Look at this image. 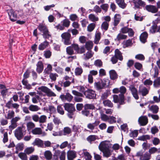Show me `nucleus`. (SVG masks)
I'll use <instances>...</instances> for the list:
<instances>
[{
  "mask_svg": "<svg viewBox=\"0 0 160 160\" xmlns=\"http://www.w3.org/2000/svg\"><path fill=\"white\" fill-rule=\"evenodd\" d=\"M109 147L108 143L105 141L101 142L99 146V149L102 152L103 156L107 158L110 157L111 154Z\"/></svg>",
  "mask_w": 160,
  "mask_h": 160,
  "instance_id": "f257e3e1",
  "label": "nucleus"
},
{
  "mask_svg": "<svg viewBox=\"0 0 160 160\" xmlns=\"http://www.w3.org/2000/svg\"><path fill=\"white\" fill-rule=\"evenodd\" d=\"M38 28L41 32L43 33L42 35L45 38H49L51 37V35L48 29L44 24H40L38 27Z\"/></svg>",
  "mask_w": 160,
  "mask_h": 160,
  "instance_id": "f03ea898",
  "label": "nucleus"
},
{
  "mask_svg": "<svg viewBox=\"0 0 160 160\" xmlns=\"http://www.w3.org/2000/svg\"><path fill=\"white\" fill-rule=\"evenodd\" d=\"M25 134V129L22 127H18L14 131L15 136L18 140H21Z\"/></svg>",
  "mask_w": 160,
  "mask_h": 160,
  "instance_id": "7ed1b4c3",
  "label": "nucleus"
},
{
  "mask_svg": "<svg viewBox=\"0 0 160 160\" xmlns=\"http://www.w3.org/2000/svg\"><path fill=\"white\" fill-rule=\"evenodd\" d=\"M61 37L62 41L65 45H68L71 43L70 40L71 36L70 33L68 32L63 33L61 34Z\"/></svg>",
  "mask_w": 160,
  "mask_h": 160,
  "instance_id": "20e7f679",
  "label": "nucleus"
},
{
  "mask_svg": "<svg viewBox=\"0 0 160 160\" xmlns=\"http://www.w3.org/2000/svg\"><path fill=\"white\" fill-rule=\"evenodd\" d=\"M20 117L19 116L12 118L11 121V124L9 127V129L12 130L16 128L18 126L17 122L20 120Z\"/></svg>",
  "mask_w": 160,
  "mask_h": 160,
  "instance_id": "39448f33",
  "label": "nucleus"
},
{
  "mask_svg": "<svg viewBox=\"0 0 160 160\" xmlns=\"http://www.w3.org/2000/svg\"><path fill=\"white\" fill-rule=\"evenodd\" d=\"M38 89L41 91L46 93L49 97L55 96L56 94L50 89L45 86H41L38 88Z\"/></svg>",
  "mask_w": 160,
  "mask_h": 160,
  "instance_id": "423d86ee",
  "label": "nucleus"
},
{
  "mask_svg": "<svg viewBox=\"0 0 160 160\" xmlns=\"http://www.w3.org/2000/svg\"><path fill=\"white\" fill-rule=\"evenodd\" d=\"M86 97L89 99H93L96 97L95 92L91 89H88L84 92Z\"/></svg>",
  "mask_w": 160,
  "mask_h": 160,
  "instance_id": "0eeeda50",
  "label": "nucleus"
},
{
  "mask_svg": "<svg viewBox=\"0 0 160 160\" xmlns=\"http://www.w3.org/2000/svg\"><path fill=\"white\" fill-rule=\"evenodd\" d=\"M113 101L115 103L119 102L120 104H123L124 103V96L123 95L121 94L118 96L116 95L113 96Z\"/></svg>",
  "mask_w": 160,
  "mask_h": 160,
  "instance_id": "6e6552de",
  "label": "nucleus"
},
{
  "mask_svg": "<svg viewBox=\"0 0 160 160\" xmlns=\"http://www.w3.org/2000/svg\"><path fill=\"white\" fill-rule=\"evenodd\" d=\"M18 12V11H15L12 9L8 11V13L11 21L15 22L16 21Z\"/></svg>",
  "mask_w": 160,
  "mask_h": 160,
  "instance_id": "1a4fd4ad",
  "label": "nucleus"
},
{
  "mask_svg": "<svg viewBox=\"0 0 160 160\" xmlns=\"http://www.w3.org/2000/svg\"><path fill=\"white\" fill-rule=\"evenodd\" d=\"M71 45L73 49L78 53H82L85 52V49L83 47L80 48L78 45L76 44H72Z\"/></svg>",
  "mask_w": 160,
  "mask_h": 160,
  "instance_id": "9d476101",
  "label": "nucleus"
},
{
  "mask_svg": "<svg viewBox=\"0 0 160 160\" xmlns=\"http://www.w3.org/2000/svg\"><path fill=\"white\" fill-rule=\"evenodd\" d=\"M82 130V127L77 124H74L72 126V131L75 132V135H78V134L81 132Z\"/></svg>",
  "mask_w": 160,
  "mask_h": 160,
  "instance_id": "9b49d317",
  "label": "nucleus"
},
{
  "mask_svg": "<svg viewBox=\"0 0 160 160\" xmlns=\"http://www.w3.org/2000/svg\"><path fill=\"white\" fill-rule=\"evenodd\" d=\"M60 98L63 101H67L70 102L72 100L73 97L69 93H67L65 95H62L60 96Z\"/></svg>",
  "mask_w": 160,
  "mask_h": 160,
  "instance_id": "f8f14e48",
  "label": "nucleus"
},
{
  "mask_svg": "<svg viewBox=\"0 0 160 160\" xmlns=\"http://www.w3.org/2000/svg\"><path fill=\"white\" fill-rule=\"evenodd\" d=\"M64 108L65 110L68 112L71 111H75V108L73 105L71 103H65L64 104Z\"/></svg>",
  "mask_w": 160,
  "mask_h": 160,
  "instance_id": "ddd939ff",
  "label": "nucleus"
},
{
  "mask_svg": "<svg viewBox=\"0 0 160 160\" xmlns=\"http://www.w3.org/2000/svg\"><path fill=\"white\" fill-rule=\"evenodd\" d=\"M138 122L140 125L145 126L148 123V118L145 116L141 117L139 118Z\"/></svg>",
  "mask_w": 160,
  "mask_h": 160,
  "instance_id": "4468645a",
  "label": "nucleus"
},
{
  "mask_svg": "<svg viewBox=\"0 0 160 160\" xmlns=\"http://www.w3.org/2000/svg\"><path fill=\"white\" fill-rule=\"evenodd\" d=\"M105 78L102 80L101 82H95L94 83V86L98 90L102 89L105 86Z\"/></svg>",
  "mask_w": 160,
  "mask_h": 160,
  "instance_id": "2eb2a0df",
  "label": "nucleus"
},
{
  "mask_svg": "<svg viewBox=\"0 0 160 160\" xmlns=\"http://www.w3.org/2000/svg\"><path fill=\"white\" fill-rule=\"evenodd\" d=\"M55 155L58 158L59 157L60 160H65L66 153L64 151L60 152L59 150H56L55 151Z\"/></svg>",
  "mask_w": 160,
  "mask_h": 160,
  "instance_id": "dca6fc26",
  "label": "nucleus"
},
{
  "mask_svg": "<svg viewBox=\"0 0 160 160\" xmlns=\"http://www.w3.org/2000/svg\"><path fill=\"white\" fill-rule=\"evenodd\" d=\"M145 9L148 11L152 13H155L158 11V8L155 6L153 5H147L145 7Z\"/></svg>",
  "mask_w": 160,
  "mask_h": 160,
  "instance_id": "f3484780",
  "label": "nucleus"
},
{
  "mask_svg": "<svg viewBox=\"0 0 160 160\" xmlns=\"http://www.w3.org/2000/svg\"><path fill=\"white\" fill-rule=\"evenodd\" d=\"M129 89L134 98L136 100L138 99L139 98V97L137 91L135 87L133 85H130L129 86Z\"/></svg>",
  "mask_w": 160,
  "mask_h": 160,
  "instance_id": "a211bd4d",
  "label": "nucleus"
},
{
  "mask_svg": "<svg viewBox=\"0 0 160 160\" xmlns=\"http://www.w3.org/2000/svg\"><path fill=\"white\" fill-rule=\"evenodd\" d=\"M32 144L34 146H37L39 147H44L43 145V141L41 140L38 138H36L35 140L32 143Z\"/></svg>",
  "mask_w": 160,
  "mask_h": 160,
  "instance_id": "6ab92c4d",
  "label": "nucleus"
},
{
  "mask_svg": "<svg viewBox=\"0 0 160 160\" xmlns=\"http://www.w3.org/2000/svg\"><path fill=\"white\" fill-rule=\"evenodd\" d=\"M26 126L28 131L31 132L34 128L35 125L33 122L30 121L27 123Z\"/></svg>",
  "mask_w": 160,
  "mask_h": 160,
  "instance_id": "aec40b11",
  "label": "nucleus"
},
{
  "mask_svg": "<svg viewBox=\"0 0 160 160\" xmlns=\"http://www.w3.org/2000/svg\"><path fill=\"white\" fill-rule=\"evenodd\" d=\"M76 157V154L75 152L70 151L67 153V158L68 160H73Z\"/></svg>",
  "mask_w": 160,
  "mask_h": 160,
  "instance_id": "412c9836",
  "label": "nucleus"
},
{
  "mask_svg": "<svg viewBox=\"0 0 160 160\" xmlns=\"http://www.w3.org/2000/svg\"><path fill=\"white\" fill-rule=\"evenodd\" d=\"M110 77L111 79L114 80L116 79L118 77V75L116 72L114 70H112L109 71Z\"/></svg>",
  "mask_w": 160,
  "mask_h": 160,
  "instance_id": "4be33fe9",
  "label": "nucleus"
},
{
  "mask_svg": "<svg viewBox=\"0 0 160 160\" xmlns=\"http://www.w3.org/2000/svg\"><path fill=\"white\" fill-rule=\"evenodd\" d=\"M37 72L39 73L42 72L43 69V66L41 62H39L37 64Z\"/></svg>",
  "mask_w": 160,
  "mask_h": 160,
  "instance_id": "5701e85b",
  "label": "nucleus"
},
{
  "mask_svg": "<svg viewBox=\"0 0 160 160\" xmlns=\"http://www.w3.org/2000/svg\"><path fill=\"white\" fill-rule=\"evenodd\" d=\"M148 36V33L146 32H144L142 33L140 36V39L141 42L143 43H145Z\"/></svg>",
  "mask_w": 160,
  "mask_h": 160,
  "instance_id": "b1692460",
  "label": "nucleus"
},
{
  "mask_svg": "<svg viewBox=\"0 0 160 160\" xmlns=\"http://www.w3.org/2000/svg\"><path fill=\"white\" fill-rule=\"evenodd\" d=\"M121 18V15L119 14H116L114 16V25L115 26L119 22Z\"/></svg>",
  "mask_w": 160,
  "mask_h": 160,
  "instance_id": "393cba45",
  "label": "nucleus"
},
{
  "mask_svg": "<svg viewBox=\"0 0 160 160\" xmlns=\"http://www.w3.org/2000/svg\"><path fill=\"white\" fill-rule=\"evenodd\" d=\"M159 109L158 107L156 105H152L149 107V110L154 114L158 112Z\"/></svg>",
  "mask_w": 160,
  "mask_h": 160,
  "instance_id": "a878e982",
  "label": "nucleus"
},
{
  "mask_svg": "<svg viewBox=\"0 0 160 160\" xmlns=\"http://www.w3.org/2000/svg\"><path fill=\"white\" fill-rule=\"evenodd\" d=\"M100 123V122L98 121H95L94 123H89L88 125V128L91 130L94 129L95 127L98 125Z\"/></svg>",
  "mask_w": 160,
  "mask_h": 160,
  "instance_id": "bb28decb",
  "label": "nucleus"
},
{
  "mask_svg": "<svg viewBox=\"0 0 160 160\" xmlns=\"http://www.w3.org/2000/svg\"><path fill=\"white\" fill-rule=\"evenodd\" d=\"M135 4V6L136 8H139L140 6H144L145 4L141 0H136L135 1L133 2Z\"/></svg>",
  "mask_w": 160,
  "mask_h": 160,
  "instance_id": "cd10ccee",
  "label": "nucleus"
},
{
  "mask_svg": "<svg viewBox=\"0 0 160 160\" xmlns=\"http://www.w3.org/2000/svg\"><path fill=\"white\" fill-rule=\"evenodd\" d=\"M49 44L48 42L47 41H45L41 43L38 46V49L40 50H42L47 48Z\"/></svg>",
  "mask_w": 160,
  "mask_h": 160,
  "instance_id": "c85d7f7f",
  "label": "nucleus"
},
{
  "mask_svg": "<svg viewBox=\"0 0 160 160\" xmlns=\"http://www.w3.org/2000/svg\"><path fill=\"white\" fill-rule=\"evenodd\" d=\"M132 39L124 41L122 43L123 48H125L132 46Z\"/></svg>",
  "mask_w": 160,
  "mask_h": 160,
  "instance_id": "c756f323",
  "label": "nucleus"
},
{
  "mask_svg": "<svg viewBox=\"0 0 160 160\" xmlns=\"http://www.w3.org/2000/svg\"><path fill=\"white\" fill-rule=\"evenodd\" d=\"M100 113L101 118L102 120L105 122L108 121V120L109 119V116L104 114L101 110H100Z\"/></svg>",
  "mask_w": 160,
  "mask_h": 160,
  "instance_id": "7c9ffc66",
  "label": "nucleus"
},
{
  "mask_svg": "<svg viewBox=\"0 0 160 160\" xmlns=\"http://www.w3.org/2000/svg\"><path fill=\"white\" fill-rule=\"evenodd\" d=\"M139 92L143 96H146L148 93V91L145 87H140L139 88Z\"/></svg>",
  "mask_w": 160,
  "mask_h": 160,
  "instance_id": "2f4dec72",
  "label": "nucleus"
},
{
  "mask_svg": "<svg viewBox=\"0 0 160 160\" xmlns=\"http://www.w3.org/2000/svg\"><path fill=\"white\" fill-rule=\"evenodd\" d=\"M150 158V155L148 152H146L141 156L140 159V160H149Z\"/></svg>",
  "mask_w": 160,
  "mask_h": 160,
  "instance_id": "473e14b6",
  "label": "nucleus"
},
{
  "mask_svg": "<svg viewBox=\"0 0 160 160\" xmlns=\"http://www.w3.org/2000/svg\"><path fill=\"white\" fill-rule=\"evenodd\" d=\"M31 132L33 134L40 135L42 134V130L40 128H36L32 130Z\"/></svg>",
  "mask_w": 160,
  "mask_h": 160,
  "instance_id": "72a5a7b5",
  "label": "nucleus"
},
{
  "mask_svg": "<svg viewBox=\"0 0 160 160\" xmlns=\"http://www.w3.org/2000/svg\"><path fill=\"white\" fill-rule=\"evenodd\" d=\"M93 54V52L89 50L86 54H84V55L85 56L84 59L86 60L89 59L92 56Z\"/></svg>",
  "mask_w": 160,
  "mask_h": 160,
  "instance_id": "f704fd0d",
  "label": "nucleus"
},
{
  "mask_svg": "<svg viewBox=\"0 0 160 160\" xmlns=\"http://www.w3.org/2000/svg\"><path fill=\"white\" fill-rule=\"evenodd\" d=\"M114 56L121 61L123 59L122 53L118 49H116L115 50V51Z\"/></svg>",
  "mask_w": 160,
  "mask_h": 160,
  "instance_id": "c9c22d12",
  "label": "nucleus"
},
{
  "mask_svg": "<svg viewBox=\"0 0 160 160\" xmlns=\"http://www.w3.org/2000/svg\"><path fill=\"white\" fill-rule=\"evenodd\" d=\"M116 1L120 7L122 8L126 7V4L124 2V0H116Z\"/></svg>",
  "mask_w": 160,
  "mask_h": 160,
  "instance_id": "e433bc0d",
  "label": "nucleus"
},
{
  "mask_svg": "<svg viewBox=\"0 0 160 160\" xmlns=\"http://www.w3.org/2000/svg\"><path fill=\"white\" fill-rule=\"evenodd\" d=\"M153 73V77L155 78L158 77L159 73V70L156 67H154L151 71V73Z\"/></svg>",
  "mask_w": 160,
  "mask_h": 160,
  "instance_id": "4c0bfd02",
  "label": "nucleus"
},
{
  "mask_svg": "<svg viewBox=\"0 0 160 160\" xmlns=\"http://www.w3.org/2000/svg\"><path fill=\"white\" fill-rule=\"evenodd\" d=\"M88 18L90 20L93 22H95L98 21L99 19L98 17L93 14H91L88 16Z\"/></svg>",
  "mask_w": 160,
  "mask_h": 160,
  "instance_id": "58836bf2",
  "label": "nucleus"
},
{
  "mask_svg": "<svg viewBox=\"0 0 160 160\" xmlns=\"http://www.w3.org/2000/svg\"><path fill=\"white\" fill-rule=\"evenodd\" d=\"M150 139V136L148 135H143L138 137V139L139 140L145 141Z\"/></svg>",
  "mask_w": 160,
  "mask_h": 160,
  "instance_id": "ea45409f",
  "label": "nucleus"
},
{
  "mask_svg": "<svg viewBox=\"0 0 160 160\" xmlns=\"http://www.w3.org/2000/svg\"><path fill=\"white\" fill-rule=\"evenodd\" d=\"M103 103L105 107H108L112 108L113 106L112 103L108 100H105L103 101Z\"/></svg>",
  "mask_w": 160,
  "mask_h": 160,
  "instance_id": "a19ab883",
  "label": "nucleus"
},
{
  "mask_svg": "<svg viewBox=\"0 0 160 160\" xmlns=\"http://www.w3.org/2000/svg\"><path fill=\"white\" fill-rule=\"evenodd\" d=\"M127 38V35L120 33L117 35L116 38L115 39V40L116 41H119L122 39H125Z\"/></svg>",
  "mask_w": 160,
  "mask_h": 160,
  "instance_id": "79ce46f5",
  "label": "nucleus"
},
{
  "mask_svg": "<svg viewBox=\"0 0 160 160\" xmlns=\"http://www.w3.org/2000/svg\"><path fill=\"white\" fill-rule=\"evenodd\" d=\"M101 38V33L99 32H97L95 34V38L94 41L95 44H98Z\"/></svg>",
  "mask_w": 160,
  "mask_h": 160,
  "instance_id": "37998d69",
  "label": "nucleus"
},
{
  "mask_svg": "<svg viewBox=\"0 0 160 160\" xmlns=\"http://www.w3.org/2000/svg\"><path fill=\"white\" fill-rule=\"evenodd\" d=\"M44 155L46 159L49 160L51 159L52 154L49 151H47L44 152Z\"/></svg>",
  "mask_w": 160,
  "mask_h": 160,
  "instance_id": "c03bdc74",
  "label": "nucleus"
},
{
  "mask_svg": "<svg viewBox=\"0 0 160 160\" xmlns=\"http://www.w3.org/2000/svg\"><path fill=\"white\" fill-rule=\"evenodd\" d=\"M71 132V128L68 127H66L63 129V135H67L70 134Z\"/></svg>",
  "mask_w": 160,
  "mask_h": 160,
  "instance_id": "a18cd8bd",
  "label": "nucleus"
},
{
  "mask_svg": "<svg viewBox=\"0 0 160 160\" xmlns=\"http://www.w3.org/2000/svg\"><path fill=\"white\" fill-rule=\"evenodd\" d=\"M29 109L31 111L36 112L38 111L40 108L37 105H31L29 107Z\"/></svg>",
  "mask_w": 160,
  "mask_h": 160,
  "instance_id": "49530a36",
  "label": "nucleus"
},
{
  "mask_svg": "<svg viewBox=\"0 0 160 160\" xmlns=\"http://www.w3.org/2000/svg\"><path fill=\"white\" fill-rule=\"evenodd\" d=\"M93 43L92 42L89 41L87 42L85 44V48L88 50H90L92 48Z\"/></svg>",
  "mask_w": 160,
  "mask_h": 160,
  "instance_id": "de8ad7c7",
  "label": "nucleus"
},
{
  "mask_svg": "<svg viewBox=\"0 0 160 160\" xmlns=\"http://www.w3.org/2000/svg\"><path fill=\"white\" fill-rule=\"evenodd\" d=\"M58 112L61 115H63L64 113V111L63 108L61 105H58L57 107Z\"/></svg>",
  "mask_w": 160,
  "mask_h": 160,
  "instance_id": "09e8293b",
  "label": "nucleus"
},
{
  "mask_svg": "<svg viewBox=\"0 0 160 160\" xmlns=\"http://www.w3.org/2000/svg\"><path fill=\"white\" fill-rule=\"evenodd\" d=\"M23 148V145L22 143H18L16 146V149L15 152L18 153V151H22Z\"/></svg>",
  "mask_w": 160,
  "mask_h": 160,
  "instance_id": "8fccbe9b",
  "label": "nucleus"
},
{
  "mask_svg": "<svg viewBox=\"0 0 160 160\" xmlns=\"http://www.w3.org/2000/svg\"><path fill=\"white\" fill-rule=\"evenodd\" d=\"M52 67L50 64H48L46 68L43 72V73L44 75H46L52 71Z\"/></svg>",
  "mask_w": 160,
  "mask_h": 160,
  "instance_id": "3c124183",
  "label": "nucleus"
},
{
  "mask_svg": "<svg viewBox=\"0 0 160 160\" xmlns=\"http://www.w3.org/2000/svg\"><path fill=\"white\" fill-rule=\"evenodd\" d=\"M14 112L12 110L8 111L7 116H6V118L7 119H11L14 116Z\"/></svg>",
  "mask_w": 160,
  "mask_h": 160,
  "instance_id": "603ef678",
  "label": "nucleus"
},
{
  "mask_svg": "<svg viewBox=\"0 0 160 160\" xmlns=\"http://www.w3.org/2000/svg\"><path fill=\"white\" fill-rule=\"evenodd\" d=\"M108 23L107 21H105L102 24L101 28L102 30L106 31L108 28Z\"/></svg>",
  "mask_w": 160,
  "mask_h": 160,
  "instance_id": "864d4df0",
  "label": "nucleus"
},
{
  "mask_svg": "<svg viewBox=\"0 0 160 160\" xmlns=\"http://www.w3.org/2000/svg\"><path fill=\"white\" fill-rule=\"evenodd\" d=\"M158 28L157 25L155 24L152 25L149 29V32L152 33H154L157 32Z\"/></svg>",
  "mask_w": 160,
  "mask_h": 160,
  "instance_id": "5fc2aeb1",
  "label": "nucleus"
},
{
  "mask_svg": "<svg viewBox=\"0 0 160 160\" xmlns=\"http://www.w3.org/2000/svg\"><path fill=\"white\" fill-rule=\"evenodd\" d=\"M84 107V109L87 110L88 109H93L95 108L94 106L92 104H85Z\"/></svg>",
  "mask_w": 160,
  "mask_h": 160,
  "instance_id": "6e6d98bb",
  "label": "nucleus"
},
{
  "mask_svg": "<svg viewBox=\"0 0 160 160\" xmlns=\"http://www.w3.org/2000/svg\"><path fill=\"white\" fill-rule=\"evenodd\" d=\"M82 69L81 67L76 68L75 69V73L76 75H80L82 72Z\"/></svg>",
  "mask_w": 160,
  "mask_h": 160,
  "instance_id": "4d7b16f0",
  "label": "nucleus"
},
{
  "mask_svg": "<svg viewBox=\"0 0 160 160\" xmlns=\"http://www.w3.org/2000/svg\"><path fill=\"white\" fill-rule=\"evenodd\" d=\"M18 156L22 160H28L27 156L26 153H20L18 154Z\"/></svg>",
  "mask_w": 160,
  "mask_h": 160,
  "instance_id": "13d9d810",
  "label": "nucleus"
},
{
  "mask_svg": "<svg viewBox=\"0 0 160 160\" xmlns=\"http://www.w3.org/2000/svg\"><path fill=\"white\" fill-rule=\"evenodd\" d=\"M48 112L50 114L55 113L56 112V109L53 106H49L48 107Z\"/></svg>",
  "mask_w": 160,
  "mask_h": 160,
  "instance_id": "bf43d9fd",
  "label": "nucleus"
},
{
  "mask_svg": "<svg viewBox=\"0 0 160 160\" xmlns=\"http://www.w3.org/2000/svg\"><path fill=\"white\" fill-rule=\"evenodd\" d=\"M34 148L30 147L26 148L24 152L26 153L29 154L32 153L34 151Z\"/></svg>",
  "mask_w": 160,
  "mask_h": 160,
  "instance_id": "052dcab7",
  "label": "nucleus"
},
{
  "mask_svg": "<svg viewBox=\"0 0 160 160\" xmlns=\"http://www.w3.org/2000/svg\"><path fill=\"white\" fill-rule=\"evenodd\" d=\"M72 45L66 48L67 53L69 55H71L74 54V51Z\"/></svg>",
  "mask_w": 160,
  "mask_h": 160,
  "instance_id": "680f3d73",
  "label": "nucleus"
},
{
  "mask_svg": "<svg viewBox=\"0 0 160 160\" xmlns=\"http://www.w3.org/2000/svg\"><path fill=\"white\" fill-rule=\"evenodd\" d=\"M153 85L155 87H158L160 86V77L154 80Z\"/></svg>",
  "mask_w": 160,
  "mask_h": 160,
  "instance_id": "e2e57ef3",
  "label": "nucleus"
},
{
  "mask_svg": "<svg viewBox=\"0 0 160 160\" xmlns=\"http://www.w3.org/2000/svg\"><path fill=\"white\" fill-rule=\"evenodd\" d=\"M94 64L97 67H100L102 65V62L101 60L97 59L95 61Z\"/></svg>",
  "mask_w": 160,
  "mask_h": 160,
  "instance_id": "0e129e2a",
  "label": "nucleus"
},
{
  "mask_svg": "<svg viewBox=\"0 0 160 160\" xmlns=\"http://www.w3.org/2000/svg\"><path fill=\"white\" fill-rule=\"evenodd\" d=\"M116 120L115 117L112 116H109V119L108 121L111 124L113 123L116 122Z\"/></svg>",
  "mask_w": 160,
  "mask_h": 160,
  "instance_id": "69168bd1",
  "label": "nucleus"
},
{
  "mask_svg": "<svg viewBox=\"0 0 160 160\" xmlns=\"http://www.w3.org/2000/svg\"><path fill=\"white\" fill-rule=\"evenodd\" d=\"M32 102L34 103H37L38 101H40L39 96L38 95H35L32 99Z\"/></svg>",
  "mask_w": 160,
  "mask_h": 160,
  "instance_id": "338daca9",
  "label": "nucleus"
},
{
  "mask_svg": "<svg viewBox=\"0 0 160 160\" xmlns=\"http://www.w3.org/2000/svg\"><path fill=\"white\" fill-rule=\"evenodd\" d=\"M95 24L94 23L90 24L88 27V30L89 32H92L95 28Z\"/></svg>",
  "mask_w": 160,
  "mask_h": 160,
  "instance_id": "774afa93",
  "label": "nucleus"
}]
</instances>
